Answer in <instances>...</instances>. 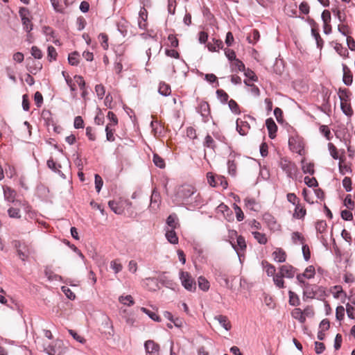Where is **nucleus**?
I'll return each instance as SVG.
<instances>
[{
  "label": "nucleus",
  "mask_w": 355,
  "mask_h": 355,
  "mask_svg": "<svg viewBox=\"0 0 355 355\" xmlns=\"http://www.w3.org/2000/svg\"><path fill=\"white\" fill-rule=\"evenodd\" d=\"M227 164L229 174L232 176H234L236 173V165L234 162V160L229 159Z\"/></svg>",
  "instance_id": "nucleus-46"
},
{
  "label": "nucleus",
  "mask_w": 355,
  "mask_h": 355,
  "mask_svg": "<svg viewBox=\"0 0 355 355\" xmlns=\"http://www.w3.org/2000/svg\"><path fill=\"white\" fill-rule=\"evenodd\" d=\"M252 234L259 243L266 244L267 243V238L265 234L259 232H253Z\"/></svg>",
  "instance_id": "nucleus-43"
},
{
  "label": "nucleus",
  "mask_w": 355,
  "mask_h": 355,
  "mask_svg": "<svg viewBox=\"0 0 355 355\" xmlns=\"http://www.w3.org/2000/svg\"><path fill=\"white\" fill-rule=\"evenodd\" d=\"M161 202V197L159 191L156 188H154L152 191L150 196V209L152 210H157L159 208V203Z\"/></svg>",
  "instance_id": "nucleus-12"
},
{
  "label": "nucleus",
  "mask_w": 355,
  "mask_h": 355,
  "mask_svg": "<svg viewBox=\"0 0 355 355\" xmlns=\"http://www.w3.org/2000/svg\"><path fill=\"white\" fill-rule=\"evenodd\" d=\"M19 12L21 19L24 30L27 33H30L33 30V24L28 17L29 15L28 10L26 8H21Z\"/></svg>",
  "instance_id": "nucleus-7"
},
{
  "label": "nucleus",
  "mask_w": 355,
  "mask_h": 355,
  "mask_svg": "<svg viewBox=\"0 0 355 355\" xmlns=\"http://www.w3.org/2000/svg\"><path fill=\"white\" fill-rule=\"evenodd\" d=\"M320 293V296H322L324 293V290L322 287H320L315 284H305V286L303 288V299H313L315 298L318 293Z\"/></svg>",
  "instance_id": "nucleus-2"
},
{
  "label": "nucleus",
  "mask_w": 355,
  "mask_h": 355,
  "mask_svg": "<svg viewBox=\"0 0 355 355\" xmlns=\"http://www.w3.org/2000/svg\"><path fill=\"white\" fill-rule=\"evenodd\" d=\"M288 146L291 150L293 152L296 153L300 155H302L304 154V144L302 137L297 135L291 136L288 139Z\"/></svg>",
  "instance_id": "nucleus-4"
},
{
  "label": "nucleus",
  "mask_w": 355,
  "mask_h": 355,
  "mask_svg": "<svg viewBox=\"0 0 355 355\" xmlns=\"http://www.w3.org/2000/svg\"><path fill=\"white\" fill-rule=\"evenodd\" d=\"M203 146L207 148H211L214 150L215 148V142L213 138L209 135H207L204 140Z\"/></svg>",
  "instance_id": "nucleus-47"
},
{
  "label": "nucleus",
  "mask_w": 355,
  "mask_h": 355,
  "mask_svg": "<svg viewBox=\"0 0 355 355\" xmlns=\"http://www.w3.org/2000/svg\"><path fill=\"white\" fill-rule=\"evenodd\" d=\"M273 281L275 284L279 288H283L284 282L283 280V277L281 275L277 274L273 277Z\"/></svg>",
  "instance_id": "nucleus-63"
},
{
  "label": "nucleus",
  "mask_w": 355,
  "mask_h": 355,
  "mask_svg": "<svg viewBox=\"0 0 355 355\" xmlns=\"http://www.w3.org/2000/svg\"><path fill=\"white\" fill-rule=\"evenodd\" d=\"M158 92L164 96H169L171 93L170 85L164 82H161L159 85Z\"/></svg>",
  "instance_id": "nucleus-24"
},
{
  "label": "nucleus",
  "mask_w": 355,
  "mask_h": 355,
  "mask_svg": "<svg viewBox=\"0 0 355 355\" xmlns=\"http://www.w3.org/2000/svg\"><path fill=\"white\" fill-rule=\"evenodd\" d=\"M165 272L163 273L161 276L159 277L158 281L159 282L164 286L173 289V286L175 285V283L173 280L168 278L166 276H165Z\"/></svg>",
  "instance_id": "nucleus-23"
},
{
  "label": "nucleus",
  "mask_w": 355,
  "mask_h": 355,
  "mask_svg": "<svg viewBox=\"0 0 355 355\" xmlns=\"http://www.w3.org/2000/svg\"><path fill=\"white\" fill-rule=\"evenodd\" d=\"M61 289L68 299L73 300L76 298V295L70 288L66 286H62Z\"/></svg>",
  "instance_id": "nucleus-62"
},
{
  "label": "nucleus",
  "mask_w": 355,
  "mask_h": 355,
  "mask_svg": "<svg viewBox=\"0 0 355 355\" xmlns=\"http://www.w3.org/2000/svg\"><path fill=\"white\" fill-rule=\"evenodd\" d=\"M228 106H229V108L230 109V110L236 114H238L240 113V110H239V106L238 105V103L233 99H231L230 101H228Z\"/></svg>",
  "instance_id": "nucleus-50"
},
{
  "label": "nucleus",
  "mask_w": 355,
  "mask_h": 355,
  "mask_svg": "<svg viewBox=\"0 0 355 355\" xmlns=\"http://www.w3.org/2000/svg\"><path fill=\"white\" fill-rule=\"evenodd\" d=\"M214 319L217 320L225 330H230L232 325L230 322L228 321L227 316L223 315H218L214 317Z\"/></svg>",
  "instance_id": "nucleus-22"
},
{
  "label": "nucleus",
  "mask_w": 355,
  "mask_h": 355,
  "mask_svg": "<svg viewBox=\"0 0 355 355\" xmlns=\"http://www.w3.org/2000/svg\"><path fill=\"white\" fill-rule=\"evenodd\" d=\"M79 53L74 51L69 55L68 62L72 66H77L79 63Z\"/></svg>",
  "instance_id": "nucleus-34"
},
{
  "label": "nucleus",
  "mask_w": 355,
  "mask_h": 355,
  "mask_svg": "<svg viewBox=\"0 0 355 355\" xmlns=\"http://www.w3.org/2000/svg\"><path fill=\"white\" fill-rule=\"evenodd\" d=\"M62 342L57 340L53 344L49 345L44 348V351L49 355H61L62 350L61 348Z\"/></svg>",
  "instance_id": "nucleus-10"
},
{
  "label": "nucleus",
  "mask_w": 355,
  "mask_h": 355,
  "mask_svg": "<svg viewBox=\"0 0 355 355\" xmlns=\"http://www.w3.org/2000/svg\"><path fill=\"white\" fill-rule=\"evenodd\" d=\"M153 163L155 165L159 168H164L165 167V162L163 158H162L159 155L157 154L153 155Z\"/></svg>",
  "instance_id": "nucleus-44"
},
{
  "label": "nucleus",
  "mask_w": 355,
  "mask_h": 355,
  "mask_svg": "<svg viewBox=\"0 0 355 355\" xmlns=\"http://www.w3.org/2000/svg\"><path fill=\"white\" fill-rule=\"evenodd\" d=\"M3 195L6 200L13 202L15 196V192L10 187H3Z\"/></svg>",
  "instance_id": "nucleus-28"
},
{
  "label": "nucleus",
  "mask_w": 355,
  "mask_h": 355,
  "mask_svg": "<svg viewBox=\"0 0 355 355\" xmlns=\"http://www.w3.org/2000/svg\"><path fill=\"white\" fill-rule=\"evenodd\" d=\"M144 348L148 355H159V345L152 340L145 342Z\"/></svg>",
  "instance_id": "nucleus-11"
},
{
  "label": "nucleus",
  "mask_w": 355,
  "mask_h": 355,
  "mask_svg": "<svg viewBox=\"0 0 355 355\" xmlns=\"http://www.w3.org/2000/svg\"><path fill=\"white\" fill-rule=\"evenodd\" d=\"M176 200L184 204L189 210H194L202 205V198L191 185H183L178 188Z\"/></svg>",
  "instance_id": "nucleus-1"
},
{
  "label": "nucleus",
  "mask_w": 355,
  "mask_h": 355,
  "mask_svg": "<svg viewBox=\"0 0 355 355\" xmlns=\"http://www.w3.org/2000/svg\"><path fill=\"white\" fill-rule=\"evenodd\" d=\"M289 304L291 306H297L300 305V301L298 295L292 291H288Z\"/></svg>",
  "instance_id": "nucleus-31"
},
{
  "label": "nucleus",
  "mask_w": 355,
  "mask_h": 355,
  "mask_svg": "<svg viewBox=\"0 0 355 355\" xmlns=\"http://www.w3.org/2000/svg\"><path fill=\"white\" fill-rule=\"evenodd\" d=\"M42 33L49 37V39H47V40H51V39H54L55 37V32L53 30L52 28H51L50 26H44L42 28Z\"/></svg>",
  "instance_id": "nucleus-49"
},
{
  "label": "nucleus",
  "mask_w": 355,
  "mask_h": 355,
  "mask_svg": "<svg viewBox=\"0 0 355 355\" xmlns=\"http://www.w3.org/2000/svg\"><path fill=\"white\" fill-rule=\"evenodd\" d=\"M57 52L53 46H49L47 49V59L49 62L55 60L57 58Z\"/></svg>",
  "instance_id": "nucleus-42"
},
{
  "label": "nucleus",
  "mask_w": 355,
  "mask_h": 355,
  "mask_svg": "<svg viewBox=\"0 0 355 355\" xmlns=\"http://www.w3.org/2000/svg\"><path fill=\"white\" fill-rule=\"evenodd\" d=\"M304 183L309 187H316L318 185V181L315 178H309V176L304 178Z\"/></svg>",
  "instance_id": "nucleus-54"
},
{
  "label": "nucleus",
  "mask_w": 355,
  "mask_h": 355,
  "mask_svg": "<svg viewBox=\"0 0 355 355\" xmlns=\"http://www.w3.org/2000/svg\"><path fill=\"white\" fill-rule=\"evenodd\" d=\"M292 316L297 320L300 322L304 323L305 318L304 317L303 311L299 308H295L291 313Z\"/></svg>",
  "instance_id": "nucleus-29"
},
{
  "label": "nucleus",
  "mask_w": 355,
  "mask_h": 355,
  "mask_svg": "<svg viewBox=\"0 0 355 355\" xmlns=\"http://www.w3.org/2000/svg\"><path fill=\"white\" fill-rule=\"evenodd\" d=\"M302 170L304 174L313 175L315 173L314 164L311 162H307L304 158L301 161Z\"/></svg>",
  "instance_id": "nucleus-19"
},
{
  "label": "nucleus",
  "mask_w": 355,
  "mask_h": 355,
  "mask_svg": "<svg viewBox=\"0 0 355 355\" xmlns=\"http://www.w3.org/2000/svg\"><path fill=\"white\" fill-rule=\"evenodd\" d=\"M266 125L268 130V136L270 139H273L276 137L277 131V126L272 118L266 120Z\"/></svg>",
  "instance_id": "nucleus-16"
},
{
  "label": "nucleus",
  "mask_w": 355,
  "mask_h": 355,
  "mask_svg": "<svg viewBox=\"0 0 355 355\" xmlns=\"http://www.w3.org/2000/svg\"><path fill=\"white\" fill-rule=\"evenodd\" d=\"M344 205L348 209H353L354 207V202L352 199V196L350 194H348L346 196L345 200H344Z\"/></svg>",
  "instance_id": "nucleus-59"
},
{
  "label": "nucleus",
  "mask_w": 355,
  "mask_h": 355,
  "mask_svg": "<svg viewBox=\"0 0 355 355\" xmlns=\"http://www.w3.org/2000/svg\"><path fill=\"white\" fill-rule=\"evenodd\" d=\"M291 239L293 243L297 244L298 243L304 245L305 241L304 237L298 232H294L291 234Z\"/></svg>",
  "instance_id": "nucleus-32"
},
{
  "label": "nucleus",
  "mask_w": 355,
  "mask_h": 355,
  "mask_svg": "<svg viewBox=\"0 0 355 355\" xmlns=\"http://www.w3.org/2000/svg\"><path fill=\"white\" fill-rule=\"evenodd\" d=\"M119 300L121 304H123L124 305H127L128 306H132L135 303L132 297L130 295H128L126 296H120Z\"/></svg>",
  "instance_id": "nucleus-41"
},
{
  "label": "nucleus",
  "mask_w": 355,
  "mask_h": 355,
  "mask_svg": "<svg viewBox=\"0 0 355 355\" xmlns=\"http://www.w3.org/2000/svg\"><path fill=\"white\" fill-rule=\"evenodd\" d=\"M216 95L221 103L225 104L228 101L229 96L224 90L217 89Z\"/></svg>",
  "instance_id": "nucleus-36"
},
{
  "label": "nucleus",
  "mask_w": 355,
  "mask_h": 355,
  "mask_svg": "<svg viewBox=\"0 0 355 355\" xmlns=\"http://www.w3.org/2000/svg\"><path fill=\"white\" fill-rule=\"evenodd\" d=\"M197 111L205 119V121H208V117L210 115V109L209 105L207 101H201L197 107Z\"/></svg>",
  "instance_id": "nucleus-14"
},
{
  "label": "nucleus",
  "mask_w": 355,
  "mask_h": 355,
  "mask_svg": "<svg viewBox=\"0 0 355 355\" xmlns=\"http://www.w3.org/2000/svg\"><path fill=\"white\" fill-rule=\"evenodd\" d=\"M250 128V124L247 121L241 119L236 120V130L241 135H246Z\"/></svg>",
  "instance_id": "nucleus-15"
},
{
  "label": "nucleus",
  "mask_w": 355,
  "mask_h": 355,
  "mask_svg": "<svg viewBox=\"0 0 355 355\" xmlns=\"http://www.w3.org/2000/svg\"><path fill=\"white\" fill-rule=\"evenodd\" d=\"M340 107L343 112L347 116H351L353 114V110L349 102L340 103Z\"/></svg>",
  "instance_id": "nucleus-33"
},
{
  "label": "nucleus",
  "mask_w": 355,
  "mask_h": 355,
  "mask_svg": "<svg viewBox=\"0 0 355 355\" xmlns=\"http://www.w3.org/2000/svg\"><path fill=\"white\" fill-rule=\"evenodd\" d=\"M338 95L340 103L349 102L351 93L348 89H339Z\"/></svg>",
  "instance_id": "nucleus-25"
},
{
  "label": "nucleus",
  "mask_w": 355,
  "mask_h": 355,
  "mask_svg": "<svg viewBox=\"0 0 355 355\" xmlns=\"http://www.w3.org/2000/svg\"><path fill=\"white\" fill-rule=\"evenodd\" d=\"M311 35L316 41L317 46L318 48H322L323 45V40L321 38L318 31L313 27L311 28Z\"/></svg>",
  "instance_id": "nucleus-37"
},
{
  "label": "nucleus",
  "mask_w": 355,
  "mask_h": 355,
  "mask_svg": "<svg viewBox=\"0 0 355 355\" xmlns=\"http://www.w3.org/2000/svg\"><path fill=\"white\" fill-rule=\"evenodd\" d=\"M307 279H311L315 275V268L313 266H308L302 273Z\"/></svg>",
  "instance_id": "nucleus-57"
},
{
  "label": "nucleus",
  "mask_w": 355,
  "mask_h": 355,
  "mask_svg": "<svg viewBox=\"0 0 355 355\" xmlns=\"http://www.w3.org/2000/svg\"><path fill=\"white\" fill-rule=\"evenodd\" d=\"M94 179H95L96 190L98 193H99L103 185V181L101 177L98 174H95Z\"/></svg>",
  "instance_id": "nucleus-55"
},
{
  "label": "nucleus",
  "mask_w": 355,
  "mask_h": 355,
  "mask_svg": "<svg viewBox=\"0 0 355 355\" xmlns=\"http://www.w3.org/2000/svg\"><path fill=\"white\" fill-rule=\"evenodd\" d=\"M167 241L171 244L178 243V237L175 232V229L167 228L165 234Z\"/></svg>",
  "instance_id": "nucleus-21"
},
{
  "label": "nucleus",
  "mask_w": 355,
  "mask_h": 355,
  "mask_svg": "<svg viewBox=\"0 0 355 355\" xmlns=\"http://www.w3.org/2000/svg\"><path fill=\"white\" fill-rule=\"evenodd\" d=\"M141 311L143 313H144L146 315H148V316L151 320H153V321H155V322H160L161 321V319H160L159 316L158 315H157L155 312L151 311L149 309H148L146 308H144V307H141Z\"/></svg>",
  "instance_id": "nucleus-35"
},
{
  "label": "nucleus",
  "mask_w": 355,
  "mask_h": 355,
  "mask_svg": "<svg viewBox=\"0 0 355 355\" xmlns=\"http://www.w3.org/2000/svg\"><path fill=\"white\" fill-rule=\"evenodd\" d=\"M328 148L333 159H338L339 157L336 147L332 143H329Z\"/></svg>",
  "instance_id": "nucleus-58"
},
{
  "label": "nucleus",
  "mask_w": 355,
  "mask_h": 355,
  "mask_svg": "<svg viewBox=\"0 0 355 355\" xmlns=\"http://www.w3.org/2000/svg\"><path fill=\"white\" fill-rule=\"evenodd\" d=\"M272 257L274 260L279 263L285 262L286 259V254L285 251L282 248H277L272 252Z\"/></svg>",
  "instance_id": "nucleus-18"
},
{
  "label": "nucleus",
  "mask_w": 355,
  "mask_h": 355,
  "mask_svg": "<svg viewBox=\"0 0 355 355\" xmlns=\"http://www.w3.org/2000/svg\"><path fill=\"white\" fill-rule=\"evenodd\" d=\"M110 125L111 124H107L105 127L106 139L109 141H114L115 140L114 130L110 128Z\"/></svg>",
  "instance_id": "nucleus-52"
},
{
  "label": "nucleus",
  "mask_w": 355,
  "mask_h": 355,
  "mask_svg": "<svg viewBox=\"0 0 355 355\" xmlns=\"http://www.w3.org/2000/svg\"><path fill=\"white\" fill-rule=\"evenodd\" d=\"M8 214L10 218H21L20 210L17 208L10 207L8 210Z\"/></svg>",
  "instance_id": "nucleus-53"
},
{
  "label": "nucleus",
  "mask_w": 355,
  "mask_h": 355,
  "mask_svg": "<svg viewBox=\"0 0 355 355\" xmlns=\"http://www.w3.org/2000/svg\"><path fill=\"white\" fill-rule=\"evenodd\" d=\"M259 32L257 30L254 29L252 32L248 36L247 39L249 43L254 44L259 40Z\"/></svg>",
  "instance_id": "nucleus-39"
},
{
  "label": "nucleus",
  "mask_w": 355,
  "mask_h": 355,
  "mask_svg": "<svg viewBox=\"0 0 355 355\" xmlns=\"http://www.w3.org/2000/svg\"><path fill=\"white\" fill-rule=\"evenodd\" d=\"M110 268L117 274L122 270L123 266L117 260H113L110 262Z\"/></svg>",
  "instance_id": "nucleus-51"
},
{
  "label": "nucleus",
  "mask_w": 355,
  "mask_h": 355,
  "mask_svg": "<svg viewBox=\"0 0 355 355\" xmlns=\"http://www.w3.org/2000/svg\"><path fill=\"white\" fill-rule=\"evenodd\" d=\"M306 215V209L303 207H300V205L297 204L295 206V212L293 214V216L296 218H302Z\"/></svg>",
  "instance_id": "nucleus-40"
},
{
  "label": "nucleus",
  "mask_w": 355,
  "mask_h": 355,
  "mask_svg": "<svg viewBox=\"0 0 355 355\" xmlns=\"http://www.w3.org/2000/svg\"><path fill=\"white\" fill-rule=\"evenodd\" d=\"M245 207L252 211H257L256 206L257 205V203L256 200L253 198H245Z\"/></svg>",
  "instance_id": "nucleus-45"
},
{
  "label": "nucleus",
  "mask_w": 355,
  "mask_h": 355,
  "mask_svg": "<svg viewBox=\"0 0 355 355\" xmlns=\"http://www.w3.org/2000/svg\"><path fill=\"white\" fill-rule=\"evenodd\" d=\"M234 209L236 214V217L238 221H242L244 219V214L241 210V207L236 204H234Z\"/></svg>",
  "instance_id": "nucleus-56"
},
{
  "label": "nucleus",
  "mask_w": 355,
  "mask_h": 355,
  "mask_svg": "<svg viewBox=\"0 0 355 355\" xmlns=\"http://www.w3.org/2000/svg\"><path fill=\"white\" fill-rule=\"evenodd\" d=\"M279 166L286 173L288 178L294 179L296 178L297 166L294 163L282 158L279 162Z\"/></svg>",
  "instance_id": "nucleus-5"
},
{
  "label": "nucleus",
  "mask_w": 355,
  "mask_h": 355,
  "mask_svg": "<svg viewBox=\"0 0 355 355\" xmlns=\"http://www.w3.org/2000/svg\"><path fill=\"white\" fill-rule=\"evenodd\" d=\"M350 210L351 209H345L341 211V218L343 220L350 221L353 219V215Z\"/></svg>",
  "instance_id": "nucleus-64"
},
{
  "label": "nucleus",
  "mask_w": 355,
  "mask_h": 355,
  "mask_svg": "<svg viewBox=\"0 0 355 355\" xmlns=\"http://www.w3.org/2000/svg\"><path fill=\"white\" fill-rule=\"evenodd\" d=\"M178 217L176 214H170L166 219V224L170 227V229H175L178 225Z\"/></svg>",
  "instance_id": "nucleus-30"
},
{
  "label": "nucleus",
  "mask_w": 355,
  "mask_h": 355,
  "mask_svg": "<svg viewBox=\"0 0 355 355\" xmlns=\"http://www.w3.org/2000/svg\"><path fill=\"white\" fill-rule=\"evenodd\" d=\"M279 270V273L283 277L293 278L295 275L297 269L291 265L286 264L282 266Z\"/></svg>",
  "instance_id": "nucleus-13"
},
{
  "label": "nucleus",
  "mask_w": 355,
  "mask_h": 355,
  "mask_svg": "<svg viewBox=\"0 0 355 355\" xmlns=\"http://www.w3.org/2000/svg\"><path fill=\"white\" fill-rule=\"evenodd\" d=\"M343 187L345 188V191L347 192H350L352 189V180L349 177H345L343 180Z\"/></svg>",
  "instance_id": "nucleus-60"
},
{
  "label": "nucleus",
  "mask_w": 355,
  "mask_h": 355,
  "mask_svg": "<svg viewBox=\"0 0 355 355\" xmlns=\"http://www.w3.org/2000/svg\"><path fill=\"white\" fill-rule=\"evenodd\" d=\"M322 103L321 106L318 107V110L324 113H327L330 111V103H329V98H330V92L329 89H324L322 90Z\"/></svg>",
  "instance_id": "nucleus-9"
},
{
  "label": "nucleus",
  "mask_w": 355,
  "mask_h": 355,
  "mask_svg": "<svg viewBox=\"0 0 355 355\" xmlns=\"http://www.w3.org/2000/svg\"><path fill=\"white\" fill-rule=\"evenodd\" d=\"M95 92L98 96V97L101 99H102L105 95V87L103 85L99 84L96 85L95 87Z\"/></svg>",
  "instance_id": "nucleus-61"
},
{
  "label": "nucleus",
  "mask_w": 355,
  "mask_h": 355,
  "mask_svg": "<svg viewBox=\"0 0 355 355\" xmlns=\"http://www.w3.org/2000/svg\"><path fill=\"white\" fill-rule=\"evenodd\" d=\"M12 243V246L16 249L19 259L23 261H26L29 255L28 245L19 240H14Z\"/></svg>",
  "instance_id": "nucleus-6"
},
{
  "label": "nucleus",
  "mask_w": 355,
  "mask_h": 355,
  "mask_svg": "<svg viewBox=\"0 0 355 355\" xmlns=\"http://www.w3.org/2000/svg\"><path fill=\"white\" fill-rule=\"evenodd\" d=\"M31 55L35 59H42L43 57V53L36 46H33L31 51Z\"/></svg>",
  "instance_id": "nucleus-48"
},
{
  "label": "nucleus",
  "mask_w": 355,
  "mask_h": 355,
  "mask_svg": "<svg viewBox=\"0 0 355 355\" xmlns=\"http://www.w3.org/2000/svg\"><path fill=\"white\" fill-rule=\"evenodd\" d=\"M108 205L111 210L114 212L116 214L120 215L123 212V207L121 203V202L115 201V200H110L108 202Z\"/></svg>",
  "instance_id": "nucleus-20"
},
{
  "label": "nucleus",
  "mask_w": 355,
  "mask_h": 355,
  "mask_svg": "<svg viewBox=\"0 0 355 355\" xmlns=\"http://www.w3.org/2000/svg\"><path fill=\"white\" fill-rule=\"evenodd\" d=\"M198 287L203 291H207L209 289V282L203 276H200L198 279Z\"/></svg>",
  "instance_id": "nucleus-27"
},
{
  "label": "nucleus",
  "mask_w": 355,
  "mask_h": 355,
  "mask_svg": "<svg viewBox=\"0 0 355 355\" xmlns=\"http://www.w3.org/2000/svg\"><path fill=\"white\" fill-rule=\"evenodd\" d=\"M343 81L344 84L347 86H349L352 85L353 81V75L350 71V69L347 67V66L345 64H343Z\"/></svg>",
  "instance_id": "nucleus-17"
},
{
  "label": "nucleus",
  "mask_w": 355,
  "mask_h": 355,
  "mask_svg": "<svg viewBox=\"0 0 355 355\" xmlns=\"http://www.w3.org/2000/svg\"><path fill=\"white\" fill-rule=\"evenodd\" d=\"M334 49L340 56L344 58L348 57L349 52L347 49L343 47L341 44L336 43L334 46Z\"/></svg>",
  "instance_id": "nucleus-38"
},
{
  "label": "nucleus",
  "mask_w": 355,
  "mask_h": 355,
  "mask_svg": "<svg viewBox=\"0 0 355 355\" xmlns=\"http://www.w3.org/2000/svg\"><path fill=\"white\" fill-rule=\"evenodd\" d=\"M215 277L220 286L227 288H232V285L230 282L228 275L225 272L222 270H217L215 273Z\"/></svg>",
  "instance_id": "nucleus-8"
},
{
  "label": "nucleus",
  "mask_w": 355,
  "mask_h": 355,
  "mask_svg": "<svg viewBox=\"0 0 355 355\" xmlns=\"http://www.w3.org/2000/svg\"><path fill=\"white\" fill-rule=\"evenodd\" d=\"M180 279L182 286L190 292H193L196 289V282L188 272L180 271Z\"/></svg>",
  "instance_id": "nucleus-3"
},
{
  "label": "nucleus",
  "mask_w": 355,
  "mask_h": 355,
  "mask_svg": "<svg viewBox=\"0 0 355 355\" xmlns=\"http://www.w3.org/2000/svg\"><path fill=\"white\" fill-rule=\"evenodd\" d=\"M213 42L214 44H211V42L207 44L208 49L210 51H216L223 48V43L221 40L214 38Z\"/></svg>",
  "instance_id": "nucleus-26"
}]
</instances>
